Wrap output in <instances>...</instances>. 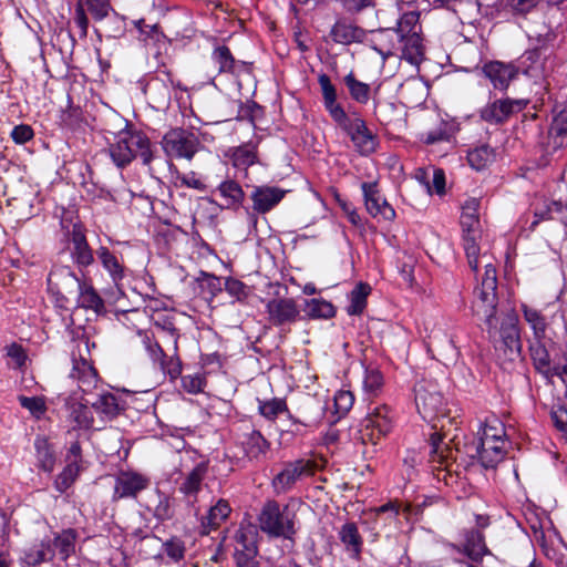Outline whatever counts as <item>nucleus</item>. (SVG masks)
<instances>
[{"label": "nucleus", "mask_w": 567, "mask_h": 567, "mask_svg": "<svg viewBox=\"0 0 567 567\" xmlns=\"http://www.w3.org/2000/svg\"><path fill=\"white\" fill-rule=\"evenodd\" d=\"M415 404L419 413L429 423H432L434 432L431 434V451L429 462L433 471L449 472L455 461L456 450L450 446L452 437L445 442L449 433L445 430L446 423L451 424L444 399L437 390V385L432 382L421 381L414 386ZM441 480L440 473L436 474Z\"/></svg>", "instance_id": "nucleus-1"}, {"label": "nucleus", "mask_w": 567, "mask_h": 567, "mask_svg": "<svg viewBox=\"0 0 567 567\" xmlns=\"http://www.w3.org/2000/svg\"><path fill=\"white\" fill-rule=\"evenodd\" d=\"M323 105L331 118L350 136L361 154L368 155L375 150V137L360 117H350L338 103L337 89L326 73L318 75Z\"/></svg>", "instance_id": "nucleus-2"}, {"label": "nucleus", "mask_w": 567, "mask_h": 567, "mask_svg": "<svg viewBox=\"0 0 567 567\" xmlns=\"http://www.w3.org/2000/svg\"><path fill=\"white\" fill-rule=\"evenodd\" d=\"M259 528L275 538L292 540L297 534V515L289 505H280L277 501H267L258 515Z\"/></svg>", "instance_id": "nucleus-3"}, {"label": "nucleus", "mask_w": 567, "mask_h": 567, "mask_svg": "<svg viewBox=\"0 0 567 567\" xmlns=\"http://www.w3.org/2000/svg\"><path fill=\"white\" fill-rule=\"evenodd\" d=\"M109 153L117 167H125L136 157H141L145 165L153 158L148 137L137 131L120 132L115 142L110 144Z\"/></svg>", "instance_id": "nucleus-4"}, {"label": "nucleus", "mask_w": 567, "mask_h": 567, "mask_svg": "<svg viewBox=\"0 0 567 567\" xmlns=\"http://www.w3.org/2000/svg\"><path fill=\"white\" fill-rule=\"evenodd\" d=\"M497 277L492 264L485 265L481 285L474 290L472 312L487 326L488 332L496 329Z\"/></svg>", "instance_id": "nucleus-5"}, {"label": "nucleus", "mask_w": 567, "mask_h": 567, "mask_svg": "<svg viewBox=\"0 0 567 567\" xmlns=\"http://www.w3.org/2000/svg\"><path fill=\"white\" fill-rule=\"evenodd\" d=\"M82 281L70 266H55L48 276V290L59 307L68 309Z\"/></svg>", "instance_id": "nucleus-6"}, {"label": "nucleus", "mask_w": 567, "mask_h": 567, "mask_svg": "<svg viewBox=\"0 0 567 567\" xmlns=\"http://www.w3.org/2000/svg\"><path fill=\"white\" fill-rule=\"evenodd\" d=\"M78 355L72 353L73 367L70 378L78 382V386L83 392H89L96 386L97 372L92 362L84 355L90 353V342L87 338H82L76 343Z\"/></svg>", "instance_id": "nucleus-7"}, {"label": "nucleus", "mask_w": 567, "mask_h": 567, "mask_svg": "<svg viewBox=\"0 0 567 567\" xmlns=\"http://www.w3.org/2000/svg\"><path fill=\"white\" fill-rule=\"evenodd\" d=\"M315 468V462L306 458L284 463L271 482L275 493L279 495L289 492L303 476L312 475Z\"/></svg>", "instance_id": "nucleus-8"}, {"label": "nucleus", "mask_w": 567, "mask_h": 567, "mask_svg": "<svg viewBox=\"0 0 567 567\" xmlns=\"http://www.w3.org/2000/svg\"><path fill=\"white\" fill-rule=\"evenodd\" d=\"M197 144L196 136L184 128H173L162 140L165 154L172 158L190 159L197 151Z\"/></svg>", "instance_id": "nucleus-9"}, {"label": "nucleus", "mask_w": 567, "mask_h": 567, "mask_svg": "<svg viewBox=\"0 0 567 567\" xmlns=\"http://www.w3.org/2000/svg\"><path fill=\"white\" fill-rule=\"evenodd\" d=\"M519 319L515 312H508L502 320L499 328L501 343L498 350L509 361H515L522 354Z\"/></svg>", "instance_id": "nucleus-10"}, {"label": "nucleus", "mask_w": 567, "mask_h": 567, "mask_svg": "<svg viewBox=\"0 0 567 567\" xmlns=\"http://www.w3.org/2000/svg\"><path fill=\"white\" fill-rule=\"evenodd\" d=\"M66 237V250L71 260L80 270L86 269L94 262V252L86 240L84 227L81 224H73Z\"/></svg>", "instance_id": "nucleus-11"}, {"label": "nucleus", "mask_w": 567, "mask_h": 567, "mask_svg": "<svg viewBox=\"0 0 567 567\" xmlns=\"http://www.w3.org/2000/svg\"><path fill=\"white\" fill-rule=\"evenodd\" d=\"M505 444V441L477 434L476 441L470 446L474 452L471 456L477 458L483 467L493 468L504 458Z\"/></svg>", "instance_id": "nucleus-12"}, {"label": "nucleus", "mask_w": 567, "mask_h": 567, "mask_svg": "<svg viewBox=\"0 0 567 567\" xmlns=\"http://www.w3.org/2000/svg\"><path fill=\"white\" fill-rule=\"evenodd\" d=\"M526 104L525 100H495L481 110V118L488 124L497 125L504 123L514 113L520 112Z\"/></svg>", "instance_id": "nucleus-13"}, {"label": "nucleus", "mask_w": 567, "mask_h": 567, "mask_svg": "<svg viewBox=\"0 0 567 567\" xmlns=\"http://www.w3.org/2000/svg\"><path fill=\"white\" fill-rule=\"evenodd\" d=\"M392 429V415L389 406H375L363 421V437L375 444L377 440L386 435Z\"/></svg>", "instance_id": "nucleus-14"}, {"label": "nucleus", "mask_w": 567, "mask_h": 567, "mask_svg": "<svg viewBox=\"0 0 567 567\" xmlns=\"http://www.w3.org/2000/svg\"><path fill=\"white\" fill-rule=\"evenodd\" d=\"M266 309L269 322L276 327L293 323L300 315L292 298H274L267 302Z\"/></svg>", "instance_id": "nucleus-15"}, {"label": "nucleus", "mask_w": 567, "mask_h": 567, "mask_svg": "<svg viewBox=\"0 0 567 567\" xmlns=\"http://www.w3.org/2000/svg\"><path fill=\"white\" fill-rule=\"evenodd\" d=\"M361 187L365 208L372 217H381L384 220H393L395 218V210L381 196L375 183H363Z\"/></svg>", "instance_id": "nucleus-16"}, {"label": "nucleus", "mask_w": 567, "mask_h": 567, "mask_svg": "<svg viewBox=\"0 0 567 567\" xmlns=\"http://www.w3.org/2000/svg\"><path fill=\"white\" fill-rule=\"evenodd\" d=\"M463 229V246L467 257L468 265L472 270L477 271L478 256L481 251L480 240L482 238V229L480 219L461 223Z\"/></svg>", "instance_id": "nucleus-17"}, {"label": "nucleus", "mask_w": 567, "mask_h": 567, "mask_svg": "<svg viewBox=\"0 0 567 567\" xmlns=\"http://www.w3.org/2000/svg\"><path fill=\"white\" fill-rule=\"evenodd\" d=\"M150 484L147 477L134 472H122L115 481L114 493L118 498L135 497Z\"/></svg>", "instance_id": "nucleus-18"}, {"label": "nucleus", "mask_w": 567, "mask_h": 567, "mask_svg": "<svg viewBox=\"0 0 567 567\" xmlns=\"http://www.w3.org/2000/svg\"><path fill=\"white\" fill-rule=\"evenodd\" d=\"M285 190L278 187H256L251 194L252 208L259 214H266L277 206L285 196Z\"/></svg>", "instance_id": "nucleus-19"}, {"label": "nucleus", "mask_w": 567, "mask_h": 567, "mask_svg": "<svg viewBox=\"0 0 567 567\" xmlns=\"http://www.w3.org/2000/svg\"><path fill=\"white\" fill-rule=\"evenodd\" d=\"M54 557V549L50 538L34 543L23 550L21 561L29 567H35L43 563L51 561Z\"/></svg>", "instance_id": "nucleus-20"}, {"label": "nucleus", "mask_w": 567, "mask_h": 567, "mask_svg": "<svg viewBox=\"0 0 567 567\" xmlns=\"http://www.w3.org/2000/svg\"><path fill=\"white\" fill-rule=\"evenodd\" d=\"M483 72L489 79L493 86L497 90L507 89L509 82L515 78L516 71L509 64L498 61L489 62L484 65Z\"/></svg>", "instance_id": "nucleus-21"}, {"label": "nucleus", "mask_w": 567, "mask_h": 567, "mask_svg": "<svg viewBox=\"0 0 567 567\" xmlns=\"http://www.w3.org/2000/svg\"><path fill=\"white\" fill-rule=\"evenodd\" d=\"M339 539L344 545L349 556L359 559L362 551L363 539L353 522L343 524L338 532Z\"/></svg>", "instance_id": "nucleus-22"}, {"label": "nucleus", "mask_w": 567, "mask_h": 567, "mask_svg": "<svg viewBox=\"0 0 567 567\" xmlns=\"http://www.w3.org/2000/svg\"><path fill=\"white\" fill-rule=\"evenodd\" d=\"M75 295L76 307L93 310L95 313L104 311V301L90 281L83 280Z\"/></svg>", "instance_id": "nucleus-23"}, {"label": "nucleus", "mask_w": 567, "mask_h": 567, "mask_svg": "<svg viewBox=\"0 0 567 567\" xmlns=\"http://www.w3.org/2000/svg\"><path fill=\"white\" fill-rule=\"evenodd\" d=\"M241 445L244 455L249 460H260L269 450L268 441L255 430L244 435Z\"/></svg>", "instance_id": "nucleus-24"}, {"label": "nucleus", "mask_w": 567, "mask_h": 567, "mask_svg": "<svg viewBox=\"0 0 567 567\" xmlns=\"http://www.w3.org/2000/svg\"><path fill=\"white\" fill-rule=\"evenodd\" d=\"M332 40L340 44L361 42L365 35L363 29L347 21H338L331 29Z\"/></svg>", "instance_id": "nucleus-25"}, {"label": "nucleus", "mask_w": 567, "mask_h": 567, "mask_svg": "<svg viewBox=\"0 0 567 567\" xmlns=\"http://www.w3.org/2000/svg\"><path fill=\"white\" fill-rule=\"evenodd\" d=\"M97 258L102 267L109 272L114 285L120 288V282L124 278V267L118 258L107 247L101 246L96 250Z\"/></svg>", "instance_id": "nucleus-26"}, {"label": "nucleus", "mask_w": 567, "mask_h": 567, "mask_svg": "<svg viewBox=\"0 0 567 567\" xmlns=\"http://www.w3.org/2000/svg\"><path fill=\"white\" fill-rule=\"evenodd\" d=\"M542 339L543 338L534 339V341L530 342V358L535 369L546 379L550 380V373L554 370V365H550V357L546 347L542 342Z\"/></svg>", "instance_id": "nucleus-27"}, {"label": "nucleus", "mask_w": 567, "mask_h": 567, "mask_svg": "<svg viewBox=\"0 0 567 567\" xmlns=\"http://www.w3.org/2000/svg\"><path fill=\"white\" fill-rule=\"evenodd\" d=\"M464 553L474 561L481 560L489 551L485 545L484 536L478 529H470L465 533Z\"/></svg>", "instance_id": "nucleus-28"}, {"label": "nucleus", "mask_w": 567, "mask_h": 567, "mask_svg": "<svg viewBox=\"0 0 567 567\" xmlns=\"http://www.w3.org/2000/svg\"><path fill=\"white\" fill-rule=\"evenodd\" d=\"M398 38L403 43L402 58L413 65H419L423 58V44L419 32Z\"/></svg>", "instance_id": "nucleus-29"}, {"label": "nucleus", "mask_w": 567, "mask_h": 567, "mask_svg": "<svg viewBox=\"0 0 567 567\" xmlns=\"http://www.w3.org/2000/svg\"><path fill=\"white\" fill-rule=\"evenodd\" d=\"M220 202L216 203L221 208L237 207L243 198L244 192L238 183L233 179L225 181L218 187Z\"/></svg>", "instance_id": "nucleus-30"}, {"label": "nucleus", "mask_w": 567, "mask_h": 567, "mask_svg": "<svg viewBox=\"0 0 567 567\" xmlns=\"http://www.w3.org/2000/svg\"><path fill=\"white\" fill-rule=\"evenodd\" d=\"M78 533L73 528L63 529L56 534L52 542V547L58 550V554L62 560H66L75 551V542Z\"/></svg>", "instance_id": "nucleus-31"}, {"label": "nucleus", "mask_w": 567, "mask_h": 567, "mask_svg": "<svg viewBox=\"0 0 567 567\" xmlns=\"http://www.w3.org/2000/svg\"><path fill=\"white\" fill-rule=\"evenodd\" d=\"M309 424L288 415V420L280 427V443L290 444L297 437H303L308 432Z\"/></svg>", "instance_id": "nucleus-32"}, {"label": "nucleus", "mask_w": 567, "mask_h": 567, "mask_svg": "<svg viewBox=\"0 0 567 567\" xmlns=\"http://www.w3.org/2000/svg\"><path fill=\"white\" fill-rule=\"evenodd\" d=\"M92 410L97 413L102 420H111L118 413L117 399L112 393H102L92 402Z\"/></svg>", "instance_id": "nucleus-33"}, {"label": "nucleus", "mask_w": 567, "mask_h": 567, "mask_svg": "<svg viewBox=\"0 0 567 567\" xmlns=\"http://www.w3.org/2000/svg\"><path fill=\"white\" fill-rule=\"evenodd\" d=\"M522 311L525 321L533 330L534 339L544 338L547 328L545 316L538 309L525 303L522 305Z\"/></svg>", "instance_id": "nucleus-34"}, {"label": "nucleus", "mask_w": 567, "mask_h": 567, "mask_svg": "<svg viewBox=\"0 0 567 567\" xmlns=\"http://www.w3.org/2000/svg\"><path fill=\"white\" fill-rule=\"evenodd\" d=\"M206 474V467L197 465L194 467L188 475L181 483L178 489L187 497L196 496L202 488V482Z\"/></svg>", "instance_id": "nucleus-35"}, {"label": "nucleus", "mask_w": 567, "mask_h": 567, "mask_svg": "<svg viewBox=\"0 0 567 567\" xmlns=\"http://www.w3.org/2000/svg\"><path fill=\"white\" fill-rule=\"evenodd\" d=\"M371 292V287L365 282H359L349 295L350 305L347 311L351 316L361 315L367 307V298Z\"/></svg>", "instance_id": "nucleus-36"}, {"label": "nucleus", "mask_w": 567, "mask_h": 567, "mask_svg": "<svg viewBox=\"0 0 567 567\" xmlns=\"http://www.w3.org/2000/svg\"><path fill=\"white\" fill-rule=\"evenodd\" d=\"M151 99L159 106L168 105L172 94V85L159 78L152 79L146 86Z\"/></svg>", "instance_id": "nucleus-37"}, {"label": "nucleus", "mask_w": 567, "mask_h": 567, "mask_svg": "<svg viewBox=\"0 0 567 567\" xmlns=\"http://www.w3.org/2000/svg\"><path fill=\"white\" fill-rule=\"evenodd\" d=\"M186 553L185 542L177 536H173L162 544L159 557H166L167 563H179L184 559Z\"/></svg>", "instance_id": "nucleus-38"}, {"label": "nucleus", "mask_w": 567, "mask_h": 567, "mask_svg": "<svg viewBox=\"0 0 567 567\" xmlns=\"http://www.w3.org/2000/svg\"><path fill=\"white\" fill-rule=\"evenodd\" d=\"M343 82L349 90L350 96L360 104L368 103L370 99V85L355 79L350 72L343 78Z\"/></svg>", "instance_id": "nucleus-39"}, {"label": "nucleus", "mask_w": 567, "mask_h": 567, "mask_svg": "<svg viewBox=\"0 0 567 567\" xmlns=\"http://www.w3.org/2000/svg\"><path fill=\"white\" fill-rule=\"evenodd\" d=\"M81 471H83V465L75 464L74 462H66L63 471L56 476L54 481V487L56 491L60 493L66 492L76 481Z\"/></svg>", "instance_id": "nucleus-40"}, {"label": "nucleus", "mask_w": 567, "mask_h": 567, "mask_svg": "<svg viewBox=\"0 0 567 567\" xmlns=\"http://www.w3.org/2000/svg\"><path fill=\"white\" fill-rule=\"evenodd\" d=\"M567 135V107L556 112L549 128V136L553 138L556 147L564 145Z\"/></svg>", "instance_id": "nucleus-41"}, {"label": "nucleus", "mask_w": 567, "mask_h": 567, "mask_svg": "<svg viewBox=\"0 0 567 567\" xmlns=\"http://www.w3.org/2000/svg\"><path fill=\"white\" fill-rule=\"evenodd\" d=\"M233 165L236 168L246 169L247 167L255 164L257 155L252 145L246 144L238 146L234 150H229Z\"/></svg>", "instance_id": "nucleus-42"}, {"label": "nucleus", "mask_w": 567, "mask_h": 567, "mask_svg": "<svg viewBox=\"0 0 567 567\" xmlns=\"http://www.w3.org/2000/svg\"><path fill=\"white\" fill-rule=\"evenodd\" d=\"M215 287L218 286V295H221L224 291H226L231 298L233 301H240L243 298L246 297L245 291V285L234 278H217L215 276Z\"/></svg>", "instance_id": "nucleus-43"}, {"label": "nucleus", "mask_w": 567, "mask_h": 567, "mask_svg": "<svg viewBox=\"0 0 567 567\" xmlns=\"http://www.w3.org/2000/svg\"><path fill=\"white\" fill-rule=\"evenodd\" d=\"M538 0H498L497 8L499 11L512 14H525L534 9Z\"/></svg>", "instance_id": "nucleus-44"}, {"label": "nucleus", "mask_w": 567, "mask_h": 567, "mask_svg": "<svg viewBox=\"0 0 567 567\" xmlns=\"http://www.w3.org/2000/svg\"><path fill=\"white\" fill-rule=\"evenodd\" d=\"M493 158L494 152L487 145L480 146L468 152L467 154V161L470 165L476 171L485 168L493 161Z\"/></svg>", "instance_id": "nucleus-45"}, {"label": "nucleus", "mask_w": 567, "mask_h": 567, "mask_svg": "<svg viewBox=\"0 0 567 567\" xmlns=\"http://www.w3.org/2000/svg\"><path fill=\"white\" fill-rule=\"evenodd\" d=\"M258 409L260 414L268 420H274L279 414L288 413L286 401L281 399L259 401Z\"/></svg>", "instance_id": "nucleus-46"}, {"label": "nucleus", "mask_w": 567, "mask_h": 567, "mask_svg": "<svg viewBox=\"0 0 567 567\" xmlns=\"http://www.w3.org/2000/svg\"><path fill=\"white\" fill-rule=\"evenodd\" d=\"M307 313L312 318L328 319L334 316V308L323 299H311L307 302Z\"/></svg>", "instance_id": "nucleus-47"}, {"label": "nucleus", "mask_w": 567, "mask_h": 567, "mask_svg": "<svg viewBox=\"0 0 567 567\" xmlns=\"http://www.w3.org/2000/svg\"><path fill=\"white\" fill-rule=\"evenodd\" d=\"M6 355L9 359L8 365L12 369H21L25 365L28 359L27 352L21 344L12 342L6 348Z\"/></svg>", "instance_id": "nucleus-48"}, {"label": "nucleus", "mask_w": 567, "mask_h": 567, "mask_svg": "<svg viewBox=\"0 0 567 567\" xmlns=\"http://www.w3.org/2000/svg\"><path fill=\"white\" fill-rule=\"evenodd\" d=\"M420 13L415 11H410L404 13L399 22H398V29L395 31L398 37H406L408 34H411L413 32H419L416 30L419 24Z\"/></svg>", "instance_id": "nucleus-49"}, {"label": "nucleus", "mask_w": 567, "mask_h": 567, "mask_svg": "<svg viewBox=\"0 0 567 567\" xmlns=\"http://www.w3.org/2000/svg\"><path fill=\"white\" fill-rule=\"evenodd\" d=\"M70 416L80 427L89 429L93 425L92 410L84 404H73Z\"/></svg>", "instance_id": "nucleus-50"}, {"label": "nucleus", "mask_w": 567, "mask_h": 567, "mask_svg": "<svg viewBox=\"0 0 567 567\" xmlns=\"http://www.w3.org/2000/svg\"><path fill=\"white\" fill-rule=\"evenodd\" d=\"M18 401L22 408L30 411L35 417L42 416L47 411L45 400L41 396L19 395Z\"/></svg>", "instance_id": "nucleus-51"}, {"label": "nucleus", "mask_w": 567, "mask_h": 567, "mask_svg": "<svg viewBox=\"0 0 567 567\" xmlns=\"http://www.w3.org/2000/svg\"><path fill=\"white\" fill-rule=\"evenodd\" d=\"M35 449H37V457L39 461V466L44 472H52L54 467V455L47 446L45 441H37L35 442Z\"/></svg>", "instance_id": "nucleus-52"}, {"label": "nucleus", "mask_w": 567, "mask_h": 567, "mask_svg": "<svg viewBox=\"0 0 567 567\" xmlns=\"http://www.w3.org/2000/svg\"><path fill=\"white\" fill-rule=\"evenodd\" d=\"M236 543L235 554H248L249 549H254V557L257 556L258 547L252 533L248 534L244 530H238L236 534Z\"/></svg>", "instance_id": "nucleus-53"}, {"label": "nucleus", "mask_w": 567, "mask_h": 567, "mask_svg": "<svg viewBox=\"0 0 567 567\" xmlns=\"http://www.w3.org/2000/svg\"><path fill=\"white\" fill-rule=\"evenodd\" d=\"M334 411L339 417L346 415L354 403V396L350 391L341 390L334 395Z\"/></svg>", "instance_id": "nucleus-54"}, {"label": "nucleus", "mask_w": 567, "mask_h": 567, "mask_svg": "<svg viewBox=\"0 0 567 567\" xmlns=\"http://www.w3.org/2000/svg\"><path fill=\"white\" fill-rule=\"evenodd\" d=\"M143 346L148 353L150 358L154 363L159 364L164 358H166V353L161 342L154 341L148 334H143L142 337Z\"/></svg>", "instance_id": "nucleus-55"}, {"label": "nucleus", "mask_w": 567, "mask_h": 567, "mask_svg": "<svg viewBox=\"0 0 567 567\" xmlns=\"http://www.w3.org/2000/svg\"><path fill=\"white\" fill-rule=\"evenodd\" d=\"M477 434L486 435L489 439H498L502 441H505L506 435L503 423L496 417L486 420L484 426L477 432Z\"/></svg>", "instance_id": "nucleus-56"}, {"label": "nucleus", "mask_w": 567, "mask_h": 567, "mask_svg": "<svg viewBox=\"0 0 567 567\" xmlns=\"http://www.w3.org/2000/svg\"><path fill=\"white\" fill-rule=\"evenodd\" d=\"M557 203H558V200L545 202L542 207H536L534 210V220L532 221L529 228L532 230H534L535 227L542 220L556 219L557 218L556 210H554L551 207L554 206V204H557Z\"/></svg>", "instance_id": "nucleus-57"}, {"label": "nucleus", "mask_w": 567, "mask_h": 567, "mask_svg": "<svg viewBox=\"0 0 567 567\" xmlns=\"http://www.w3.org/2000/svg\"><path fill=\"white\" fill-rule=\"evenodd\" d=\"M73 22L79 30V38L85 39L87 37L89 18L82 1H78L75 4Z\"/></svg>", "instance_id": "nucleus-58"}, {"label": "nucleus", "mask_w": 567, "mask_h": 567, "mask_svg": "<svg viewBox=\"0 0 567 567\" xmlns=\"http://www.w3.org/2000/svg\"><path fill=\"white\" fill-rule=\"evenodd\" d=\"M215 61L219 64V72H233L235 59L225 45L215 49Z\"/></svg>", "instance_id": "nucleus-59"}, {"label": "nucleus", "mask_w": 567, "mask_h": 567, "mask_svg": "<svg viewBox=\"0 0 567 567\" xmlns=\"http://www.w3.org/2000/svg\"><path fill=\"white\" fill-rule=\"evenodd\" d=\"M205 383V378L199 373L188 374L182 378V385L188 393H199L203 390Z\"/></svg>", "instance_id": "nucleus-60"}, {"label": "nucleus", "mask_w": 567, "mask_h": 567, "mask_svg": "<svg viewBox=\"0 0 567 567\" xmlns=\"http://www.w3.org/2000/svg\"><path fill=\"white\" fill-rule=\"evenodd\" d=\"M550 417L555 427L567 435V408L558 405L550 411Z\"/></svg>", "instance_id": "nucleus-61"}, {"label": "nucleus", "mask_w": 567, "mask_h": 567, "mask_svg": "<svg viewBox=\"0 0 567 567\" xmlns=\"http://www.w3.org/2000/svg\"><path fill=\"white\" fill-rule=\"evenodd\" d=\"M154 516L159 520H166L173 517V509L169 498L161 494L158 496V504L154 508Z\"/></svg>", "instance_id": "nucleus-62"}, {"label": "nucleus", "mask_w": 567, "mask_h": 567, "mask_svg": "<svg viewBox=\"0 0 567 567\" xmlns=\"http://www.w3.org/2000/svg\"><path fill=\"white\" fill-rule=\"evenodd\" d=\"M10 136L17 144H24L33 138L34 133L30 125L20 124L12 128Z\"/></svg>", "instance_id": "nucleus-63"}, {"label": "nucleus", "mask_w": 567, "mask_h": 567, "mask_svg": "<svg viewBox=\"0 0 567 567\" xmlns=\"http://www.w3.org/2000/svg\"><path fill=\"white\" fill-rule=\"evenodd\" d=\"M164 373L171 378H177L182 372V364L177 357L164 358L158 364Z\"/></svg>", "instance_id": "nucleus-64"}]
</instances>
